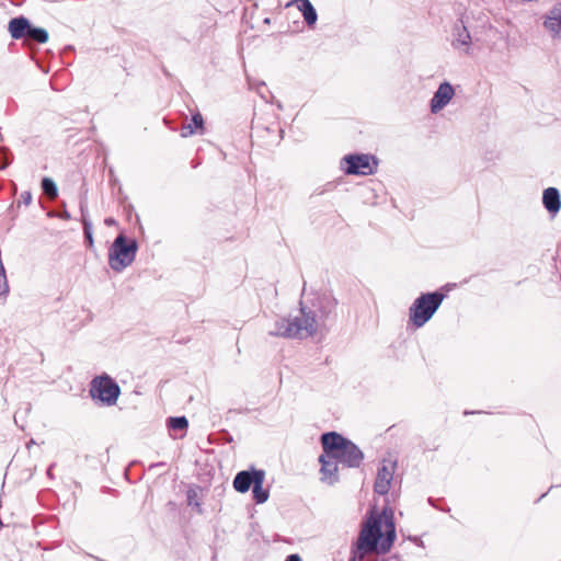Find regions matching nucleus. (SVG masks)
<instances>
[{
	"mask_svg": "<svg viewBox=\"0 0 561 561\" xmlns=\"http://www.w3.org/2000/svg\"><path fill=\"white\" fill-rule=\"evenodd\" d=\"M396 538L393 512L387 507L381 513L371 510L362 523V529L352 548L350 561H355L357 558L363 559L370 552L387 553Z\"/></svg>",
	"mask_w": 561,
	"mask_h": 561,
	"instance_id": "f257e3e1",
	"label": "nucleus"
},
{
	"mask_svg": "<svg viewBox=\"0 0 561 561\" xmlns=\"http://www.w3.org/2000/svg\"><path fill=\"white\" fill-rule=\"evenodd\" d=\"M318 330V313L300 302V314L294 318L276 319L268 331L271 336L285 339H307Z\"/></svg>",
	"mask_w": 561,
	"mask_h": 561,
	"instance_id": "f03ea898",
	"label": "nucleus"
},
{
	"mask_svg": "<svg viewBox=\"0 0 561 561\" xmlns=\"http://www.w3.org/2000/svg\"><path fill=\"white\" fill-rule=\"evenodd\" d=\"M323 451L339 460L346 468H359L364 460V453L351 439L337 432H327L321 435Z\"/></svg>",
	"mask_w": 561,
	"mask_h": 561,
	"instance_id": "7ed1b4c3",
	"label": "nucleus"
},
{
	"mask_svg": "<svg viewBox=\"0 0 561 561\" xmlns=\"http://www.w3.org/2000/svg\"><path fill=\"white\" fill-rule=\"evenodd\" d=\"M445 297L440 290L421 294L409 308V321L415 328H422L432 319Z\"/></svg>",
	"mask_w": 561,
	"mask_h": 561,
	"instance_id": "20e7f679",
	"label": "nucleus"
},
{
	"mask_svg": "<svg viewBox=\"0 0 561 561\" xmlns=\"http://www.w3.org/2000/svg\"><path fill=\"white\" fill-rule=\"evenodd\" d=\"M138 243L134 238L118 233L108 249V265L114 272H122L129 266L137 254Z\"/></svg>",
	"mask_w": 561,
	"mask_h": 561,
	"instance_id": "39448f33",
	"label": "nucleus"
},
{
	"mask_svg": "<svg viewBox=\"0 0 561 561\" xmlns=\"http://www.w3.org/2000/svg\"><path fill=\"white\" fill-rule=\"evenodd\" d=\"M89 393L99 405L112 407L121 396V387L114 378L103 373L91 380Z\"/></svg>",
	"mask_w": 561,
	"mask_h": 561,
	"instance_id": "423d86ee",
	"label": "nucleus"
},
{
	"mask_svg": "<svg viewBox=\"0 0 561 561\" xmlns=\"http://www.w3.org/2000/svg\"><path fill=\"white\" fill-rule=\"evenodd\" d=\"M345 174L350 175H370L376 172L377 160L374 156L364 153L346 154L342 159V165Z\"/></svg>",
	"mask_w": 561,
	"mask_h": 561,
	"instance_id": "0eeeda50",
	"label": "nucleus"
},
{
	"mask_svg": "<svg viewBox=\"0 0 561 561\" xmlns=\"http://www.w3.org/2000/svg\"><path fill=\"white\" fill-rule=\"evenodd\" d=\"M263 469L251 467L248 470L239 471L233 479V488L239 493H245L254 485L257 478L263 476Z\"/></svg>",
	"mask_w": 561,
	"mask_h": 561,
	"instance_id": "6e6552de",
	"label": "nucleus"
},
{
	"mask_svg": "<svg viewBox=\"0 0 561 561\" xmlns=\"http://www.w3.org/2000/svg\"><path fill=\"white\" fill-rule=\"evenodd\" d=\"M455 95L454 87L444 81L439 84L438 89L434 92L433 98L430 102V108L433 114L442 111L453 99Z\"/></svg>",
	"mask_w": 561,
	"mask_h": 561,
	"instance_id": "1a4fd4ad",
	"label": "nucleus"
},
{
	"mask_svg": "<svg viewBox=\"0 0 561 561\" xmlns=\"http://www.w3.org/2000/svg\"><path fill=\"white\" fill-rule=\"evenodd\" d=\"M33 25L34 24L26 16L19 15L10 19L8 32L13 39L28 41Z\"/></svg>",
	"mask_w": 561,
	"mask_h": 561,
	"instance_id": "9d476101",
	"label": "nucleus"
},
{
	"mask_svg": "<svg viewBox=\"0 0 561 561\" xmlns=\"http://www.w3.org/2000/svg\"><path fill=\"white\" fill-rule=\"evenodd\" d=\"M543 27L552 38L561 39V2L553 5L545 15Z\"/></svg>",
	"mask_w": 561,
	"mask_h": 561,
	"instance_id": "9b49d317",
	"label": "nucleus"
},
{
	"mask_svg": "<svg viewBox=\"0 0 561 561\" xmlns=\"http://www.w3.org/2000/svg\"><path fill=\"white\" fill-rule=\"evenodd\" d=\"M319 462L321 463L320 472L322 474V480L327 481L329 484H333L339 480L337 477V465L340 463L337 459L333 458L331 454H323L319 457Z\"/></svg>",
	"mask_w": 561,
	"mask_h": 561,
	"instance_id": "f8f14e48",
	"label": "nucleus"
},
{
	"mask_svg": "<svg viewBox=\"0 0 561 561\" xmlns=\"http://www.w3.org/2000/svg\"><path fill=\"white\" fill-rule=\"evenodd\" d=\"M394 466L396 463H393L390 467L383 463L381 467L378 468L377 477L374 484V490L376 493L380 495H386L389 492L390 483L393 478Z\"/></svg>",
	"mask_w": 561,
	"mask_h": 561,
	"instance_id": "ddd939ff",
	"label": "nucleus"
},
{
	"mask_svg": "<svg viewBox=\"0 0 561 561\" xmlns=\"http://www.w3.org/2000/svg\"><path fill=\"white\" fill-rule=\"evenodd\" d=\"M192 117L188 123H183L181 127V136L190 137L192 135H203L205 131L204 118L199 111H191Z\"/></svg>",
	"mask_w": 561,
	"mask_h": 561,
	"instance_id": "4468645a",
	"label": "nucleus"
},
{
	"mask_svg": "<svg viewBox=\"0 0 561 561\" xmlns=\"http://www.w3.org/2000/svg\"><path fill=\"white\" fill-rule=\"evenodd\" d=\"M542 204L547 211L554 216L561 208L560 192L556 187H548L542 193Z\"/></svg>",
	"mask_w": 561,
	"mask_h": 561,
	"instance_id": "2eb2a0df",
	"label": "nucleus"
},
{
	"mask_svg": "<svg viewBox=\"0 0 561 561\" xmlns=\"http://www.w3.org/2000/svg\"><path fill=\"white\" fill-rule=\"evenodd\" d=\"M453 46L459 48L462 46H469L471 43V36L463 22L460 20L455 23L453 27Z\"/></svg>",
	"mask_w": 561,
	"mask_h": 561,
	"instance_id": "dca6fc26",
	"label": "nucleus"
},
{
	"mask_svg": "<svg viewBox=\"0 0 561 561\" xmlns=\"http://www.w3.org/2000/svg\"><path fill=\"white\" fill-rule=\"evenodd\" d=\"M294 2L301 12L306 24L313 27L318 21V13L310 0H294Z\"/></svg>",
	"mask_w": 561,
	"mask_h": 561,
	"instance_id": "f3484780",
	"label": "nucleus"
},
{
	"mask_svg": "<svg viewBox=\"0 0 561 561\" xmlns=\"http://www.w3.org/2000/svg\"><path fill=\"white\" fill-rule=\"evenodd\" d=\"M264 480H265V472L263 473V476L257 478L256 482L252 486V495H253V500L256 504L265 503L270 496L268 490L264 489V486H263Z\"/></svg>",
	"mask_w": 561,
	"mask_h": 561,
	"instance_id": "a211bd4d",
	"label": "nucleus"
},
{
	"mask_svg": "<svg viewBox=\"0 0 561 561\" xmlns=\"http://www.w3.org/2000/svg\"><path fill=\"white\" fill-rule=\"evenodd\" d=\"M199 492L201 489L198 486L190 488L186 492L187 505L194 507L198 514L203 512Z\"/></svg>",
	"mask_w": 561,
	"mask_h": 561,
	"instance_id": "6ab92c4d",
	"label": "nucleus"
},
{
	"mask_svg": "<svg viewBox=\"0 0 561 561\" xmlns=\"http://www.w3.org/2000/svg\"><path fill=\"white\" fill-rule=\"evenodd\" d=\"M30 34L28 41L36 44H45L49 39L48 31L41 26L33 25Z\"/></svg>",
	"mask_w": 561,
	"mask_h": 561,
	"instance_id": "aec40b11",
	"label": "nucleus"
},
{
	"mask_svg": "<svg viewBox=\"0 0 561 561\" xmlns=\"http://www.w3.org/2000/svg\"><path fill=\"white\" fill-rule=\"evenodd\" d=\"M41 188L43 193L50 198H56L58 196L57 184L51 178L44 176L41 181Z\"/></svg>",
	"mask_w": 561,
	"mask_h": 561,
	"instance_id": "412c9836",
	"label": "nucleus"
},
{
	"mask_svg": "<svg viewBox=\"0 0 561 561\" xmlns=\"http://www.w3.org/2000/svg\"><path fill=\"white\" fill-rule=\"evenodd\" d=\"M83 226V239L84 244L88 249L94 248V239H93V225L91 220H84Z\"/></svg>",
	"mask_w": 561,
	"mask_h": 561,
	"instance_id": "4be33fe9",
	"label": "nucleus"
},
{
	"mask_svg": "<svg viewBox=\"0 0 561 561\" xmlns=\"http://www.w3.org/2000/svg\"><path fill=\"white\" fill-rule=\"evenodd\" d=\"M248 82H249L250 89H254L263 100L267 101V95L265 92H268V91H267L265 82H263V81L254 82L250 79H248Z\"/></svg>",
	"mask_w": 561,
	"mask_h": 561,
	"instance_id": "5701e85b",
	"label": "nucleus"
},
{
	"mask_svg": "<svg viewBox=\"0 0 561 561\" xmlns=\"http://www.w3.org/2000/svg\"><path fill=\"white\" fill-rule=\"evenodd\" d=\"M80 213H81V222L84 224V220H91L89 217L88 204L85 197H81L79 202Z\"/></svg>",
	"mask_w": 561,
	"mask_h": 561,
	"instance_id": "b1692460",
	"label": "nucleus"
},
{
	"mask_svg": "<svg viewBox=\"0 0 561 561\" xmlns=\"http://www.w3.org/2000/svg\"><path fill=\"white\" fill-rule=\"evenodd\" d=\"M33 195L31 191H24L21 193L20 199L18 202V206L25 205L28 206L32 203Z\"/></svg>",
	"mask_w": 561,
	"mask_h": 561,
	"instance_id": "393cba45",
	"label": "nucleus"
},
{
	"mask_svg": "<svg viewBox=\"0 0 561 561\" xmlns=\"http://www.w3.org/2000/svg\"><path fill=\"white\" fill-rule=\"evenodd\" d=\"M61 207H62V209H61L60 214H58V215H56V216H57L58 218H60V219H64V220H70V219H71V215H70V213L67 210V208H66V203H65V202H62V203H61ZM47 215H48L49 217L55 216L51 211H49Z\"/></svg>",
	"mask_w": 561,
	"mask_h": 561,
	"instance_id": "a878e982",
	"label": "nucleus"
},
{
	"mask_svg": "<svg viewBox=\"0 0 561 561\" xmlns=\"http://www.w3.org/2000/svg\"><path fill=\"white\" fill-rule=\"evenodd\" d=\"M167 427L169 431L170 436L175 439L174 433H175V415H171L167 419Z\"/></svg>",
	"mask_w": 561,
	"mask_h": 561,
	"instance_id": "bb28decb",
	"label": "nucleus"
},
{
	"mask_svg": "<svg viewBox=\"0 0 561 561\" xmlns=\"http://www.w3.org/2000/svg\"><path fill=\"white\" fill-rule=\"evenodd\" d=\"M188 427V420L186 416H178V431H185Z\"/></svg>",
	"mask_w": 561,
	"mask_h": 561,
	"instance_id": "cd10ccee",
	"label": "nucleus"
},
{
	"mask_svg": "<svg viewBox=\"0 0 561 561\" xmlns=\"http://www.w3.org/2000/svg\"><path fill=\"white\" fill-rule=\"evenodd\" d=\"M2 154H3V159H4L2 168H5L11 163L12 156L10 152H3Z\"/></svg>",
	"mask_w": 561,
	"mask_h": 561,
	"instance_id": "c85d7f7f",
	"label": "nucleus"
},
{
	"mask_svg": "<svg viewBox=\"0 0 561 561\" xmlns=\"http://www.w3.org/2000/svg\"><path fill=\"white\" fill-rule=\"evenodd\" d=\"M159 467H165V462H156V463H151V465L148 467V471H153V470L158 469Z\"/></svg>",
	"mask_w": 561,
	"mask_h": 561,
	"instance_id": "c756f323",
	"label": "nucleus"
},
{
	"mask_svg": "<svg viewBox=\"0 0 561 561\" xmlns=\"http://www.w3.org/2000/svg\"><path fill=\"white\" fill-rule=\"evenodd\" d=\"M285 561H302V560L298 554L293 553V554L287 556Z\"/></svg>",
	"mask_w": 561,
	"mask_h": 561,
	"instance_id": "7c9ffc66",
	"label": "nucleus"
},
{
	"mask_svg": "<svg viewBox=\"0 0 561 561\" xmlns=\"http://www.w3.org/2000/svg\"><path fill=\"white\" fill-rule=\"evenodd\" d=\"M104 222L106 226H113L116 224V220L113 217H107L105 218Z\"/></svg>",
	"mask_w": 561,
	"mask_h": 561,
	"instance_id": "2f4dec72",
	"label": "nucleus"
},
{
	"mask_svg": "<svg viewBox=\"0 0 561 561\" xmlns=\"http://www.w3.org/2000/svg\"><path fill=\"white\" fill-rule=\"evenodd\" d=\"M164 125L170 128L171 130L174 129V127L171 125V121L165 116L163 117Z\"/></svg>",
	"mask_w": 561,
	"mask_h": 561,
	"instance_id": "473e14b6",
	"label": "nucleus"
},
{
	"mask_svg": "<svg viewBox=\"0 0 561 561\" xmlns=\"http://www.w3.org/2000/svg\"><path fill=\"white\" fill-rule=\"evenodd\" d=\"M323 301H325V304H327V306H328L329 308L334 307V306H335V304H336V301H335L334 299H332V300H331V299H327V298H325V299H323Z\"/></svg>",
	"mask_w": 561,
	"mask_h": 561,
	"instance_id": "72a5a7b5",
	"label": "nucleus"
},
{
	"mask_svg": "<svg viewBox=\"0 0 561 561\" xmlns=\"http://www.w3.org/2000/svg\"><path fill=\"white\" fill-rule=\"evenodd\" d=\"M54 467H55V463H51V465H49V467L47 468V472H46V473H47V476H48L49 478H53V469H54Z\"/></svg>",
	"mask_w": 561,
	"mask_h": 561,
	"instance_id": "f704fd0d",
	"label": "nucleus"
},
{
	"mask_svg": "<svg viewBox=\"0 0 561 561\" xmlns=\"http://www.w3.org/2000/svg\"><path fill=\"white\" fill-rule=\"evenodd\" d=\"M545 495H546V494H541V496H539V497L537 499V502H540V501L542 500V497H545Z\"/></svg>",
	"mask_w": 561,
	"mask_h": 561,
	"instance_id": "c9c22d12",
	"label": "nucleus"
},
{
	"mask_svg": "<svg viewBox=\"0 0 561 561\" xmlns=\"http://www.w3.org/2000/svg\"><path fill=\"white\" fill-rule=\"evenodd\" d=\"M545 495H546V494H541V496H539V497L537 499V502H540V501L542 500V497H545Z\"/></svg>",
	"mask_w": 561,
	"mask_h": 561,
	"instance_id": "e433bc0d",
	"label": "nucleus"
},
{
	"mask_svg": "<svg viewBox=\"0 0 561 561\" xmlns=\"http://www.w3.org/2000/svg\"><path fill=\"white\" fill-rule=\"evenodd\" d=\"M545 495H546V494H541V496H539V497L537 499V502H540V501L542 500V497H545Z\"/></svg>",
	"mask_w": 561,
	"mask_h": 561,
	"instance_id": "4c0bfd02",
	"label": "nucleus"
},
{
	"mask_svg": "<svg viewBox=\"0 0 561 561\" xmlns=\"http://www.w3.org/2000/svg\"><path fill=\"white\" fill-rule=\"evenodd\" d=\"M545 495H546V494H541V496H539V497L537 499V502H540V501L542 500V497H545Z\"/></svg>",
	"mask_w": 561,
	"mask_h": 561,
	"instance_id": "58836bf2",
	"label": "nucleus"
},
{
	"mask_svg": "<svg viewBox=\"0 0 561 561\" xmlns=\"http://www.w3.org/2000/svg\"><path fill=\"white\" fill-rule=\"evenodd\" d=\"M328 313H329V311L327 312V311L322 310V317H327Z\"/></svg>",
	"mask_w": 561,
	"mask_h": 561,
	"instance_id": "ea45409f",
	"label": "nucleus"
},
{
	"mask_svg": "<svg viewBox=\"0 0 561 561\" xmlns=\"http://www.w3.org/2000/svg\"><path fill=\"white\" fill-rule=\"evenodd\" d=\"M173 505H174V503L172 501L168 502V506H173Z\"/></svg>",
	"mask_w": 561,
	"mask_h": 561,
	"instance_id": "a19ab883",
	"label": "nucleus"
}]
</instances>
